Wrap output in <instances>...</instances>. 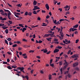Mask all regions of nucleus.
<instances>
[{
  "label": "nucleus",
  "mask_w": 80,
  "mask_h": 80,
  "mask_svg": "<svg viewBox=\"0 0 80 80\" xmlns=\"http://www.w3.org/2000/svg\"><path fill=\"white\" fill-rule=\"evenodd\" d=\"M45 22H47V23L48 24V23H49V22H48V20L47 19H45Z\"/></svg>",
  "instance_id": "39"
},
{
  "label": "nucleus",
  "mask_w": 80,
  "mask_h": 80,
  "mask_svg": "<svg viewBox=\"0 0 80 80\" xmlns=\"http://www.w3.org/2000/svg\"><path fill=\"white\" fill-rule=\"evenodd\" d=\"M18 50H22V48H18Z\"/></svg>",
  "instance_id": "64"
},
{
  "label": "nucleus",
  "mask_w": 80,
  "mask_h": 80,
  "mask_svg": "<svg viewBox=\"0 0 80 80\" xmlns=\"http://www.w3.org/2000/svg\"><path fill=\"white\" fill-rule=\"evenodd\" d=\"M21 75L22 76V78L25 79L26 78L27 80H28V75H26L24 77L23 75H21Z\"/></svg>",
  "instance_id": "2"
},
{
  "label": "nucleus",
  "mask_w": 80,
  "mask_h": 80,
  "mask_svg": "<svg viewBox=\"0 0 80 80\" xmlns=\"http://www.w3.org/2000/svg\"><path fill=\"white\" fill-rule=\"evenodd\" d=\"M78 62H76L73 64V67H75L76 66H78Z\"/></svg>",
  "instance_id": "3"
},
{
  "label": "nucleus",
  "mask_w": 80,
  "mask_h": 80,
  "mask_svg": "<svg viewBox=\"0 0 80 80\" xmlns=\"http://www.w3.org/2000/svg\"><path fill=\"white\" fill-rule=\"evenodd\" d=\"M68 8V6L66 5V6L64 7V8Z\"/></svg>",
  "instance_id": "44"
},
{
  "label": "nucleus",
  "mask_w": 80,
  "mask_h": 80,
  "mask_svg": "<svg viewBox=\"0 0 80 80\" xmlns=\"http://www.w3.org/2000/svg\"><path fill=\"white\" fill-rule=\"evenodd\" d=\"M77 29L76 28H73L72 29V32H74V31H77Z\"/></svg>",
  "instance_id": "15"
},
{
  "label": "nucleus",
  "mask_w": 80,
  "mask_h": 80,
  "mask_svg": "<svg viewBox=\"0 0 80 80\" xmlns=\"http://www.w3.org/2000/svg\"><path fill=\"white\" fill-rule=\"evenodd\" d=\"M61 72V74H63V71H62V68H61L60 69Z\"/></svg>",
  "instance_id": "23"
},
{
  "label": "nucleus",
  "mask_w": 80,
  "mask_h": 80,
  "mask_svg": "<svg viewBox=\"0 0 80 80\" xmlns=\"http://www.w3.org/2000/svg\"><path fill=\"white\" fill-rule=\"evenodd\" d=\"M49 35H54V32H51V33H49Z\"/></svg>",
  "instance_id": "29"
},
{
  "label": "nucleus",
  "mask_w": 80,
  "mask_h": 80,
  "mask_svg": "<svg viewBox=\"0 0 80 80\" xmlns=\"http://www.w3.org/2000/svg\"><path fill=\"white\" fill-rule=\"evenodd\" d=\"M5 32H6V33L7 34L8 33V29H6L5 31Z\"/></svg>",
  "instance_id": "24"
},
{
  "label": "nucleus",
  "mask_w": 80,
  "mask_h": 80,
  "mask_svg": "<svg viewBox=\"0 0 80 80\" xmlns=\"http://www.w3.org/2000/svg\"><path fill=\"white\" fill-rule=\"evenodd\" d=\"M45 7L46 8H47V10H49V6L48 5V4H46L45 5Z\"/></svg>",
  "instance_id": "7"
},
{
  "label": "nucleus",
  "mask_w": 80,
  "mask_h": 80,
  "mask_svg": "<svg viewBox=\"0 0 80 80\" xmlns=\"http://www.w3.org/2000/svg\"><path fill=\"white\" fill-rule=\"evenodd\" d=\"M62 65V61L60 62H59V65Z\"/></svg>",
  "instance_id": "57"
},
{
  "label": "nucleus",
  "mask_w": 80,
  "mask_h": 80,
  "mask_svg": "<svg viewBox=\"0 0 80 80\" xmlns=\"http://www.w3.org/2000/svg\"><path fill=\"white\" fill-rule=\"evenodd\" d=\"M42 13H46V11H45V10H42Z\"/></svg>",
  "instance_id": "41"
},
{
  "label": "nucleus",
  "mask_w": 80,
  "mask_h": 80,
  "mask_svg": "<svg viewBox=\"0 0 80 80\" xmlns=\"http://www.w3.org/2000/svg\"><path fill=\"white\" fill-rule=\"evenodd\" d=\"M23 47L24 48H27V45H24Z\"/></svg>",
  "instance_id": "49"
},
{
  "label": "nucleus",
  "mask_w": 80,
  "mask_h": 80,
  "mask_svg": "<svg viewBox=\"0 0 80 80\" xmlns=\"http://www.w3.org/2000/svg\"><path fill=\"white\" fill-rule=\"evenodd\" d=\"M75 70L76 71H79V68L78 67H77L75 68Z\"/></svg>",
  "instance_id": "26"
},
{
  "label": "nucleus",
  "mask_w": 80,
  "mask_h": 80,
  "mask_svg": "<svg viewBox=\"0 0 80 80\" xmlns=\"http://www.w3.org/2000/svg\"><path fill=\"white\" fill-rule=\"evenodd\" d=\"M64 57H68V55L67 54H64Z\"/></svg>",
  "instance_id": "63"
},
{
  "label": "nucleus",
  "mask_w": 80,
  "mask_h": 80,
  "mask_svg": "<svg viewBox=\"0 0 80 80\" xmlns=\"http://www.w3.org/2000/svg\"><path fill=\"white\" fill-rule=\"evenodd\" d=\"M2 28L3 29H7V28H8V27H2Z\"/></svg>",
  "instance_id": "46"
},
{
  "label": "nucleus",
  "mask_w": 80,
  "mask_h": 80,
  "mask_svg": "<svg viewBox=\"0 0 80 80\" xmlns=\"http://www.w3.org/2000/svg\"><path fill=\"white\" fill-rule=\"evenodd\" d=\"M4 10L5 12H9V11L8 10H6L5 9H4Z\"/></svg>",
  "instance_id": "31"
},
{
  "label": "nucleus",
  "mask_w": 80,
  "mask_h": 80,
  "mask_svg": "<svg viewBox=\"0 0 80 80\" xmlns=\"http://www.w3.org/2000/svg\"><path fill=\"white\" fill-rule=\"evenodd\" d=\"M14 15L15 16V17H17V18H19V16L16 14V12H14Z\"/></svg>",
  "instance_id": "14"
},
{
  "label": "nucleus",
  "mask_w": 80,
  "mask_h": 80,
  "mask_svg": "<svg viewBox=\"0 0 80 80\" xmlns=\"http://www.w3.org/2000/svg\"><path fill=\"white\" fill-rule=\"evenodd\" d=\"M58 52H59V49H58L56 48L54 50L53 52L54 53H57Z\"/></svg>",
  "instance_id": "6"
},
{
  "label": "nucleus",
  "mask_w": 80,
  "mask_h": 80,
  "mask_svg": "<svg viewBox=\"0 0 80 80\" xmlns=\"http://www.w3.org/2000/svg\"><path fill=\"white\" fill-rule=\"evenodd\" d=\"M0 12H2V13H1V14H2V13H4V12L2 9H1L0 10Z\"/></svg>",
  "instance_id": "34"
},
{
  "label": "nucleus",
  "mask_w": 80,
  "mask_h": 80,
  "mask_svg": "<svg viewBox=\"0 0 80 80\" xmlns=\"http://www.w3.org/2000/svg\"><path fill=\"white\" fill-rule=\"evenodd\" d=\"M8 18L9 20H11V19L10 16H8Z\"/></svg>",
  "instance_id": "61"
},
{
  "label": "nucleus",
  "mask_w": 80,
  "mask_h": 80,
  "mask_svg": "<svg viewBox=\"0 0 80 80\" xmlns=\"http://www.w3.org/2000/svg\"><path fill=\"white\" fill-rule=\"evenodd\" d=\"M61 31H60V32H62V31L63 30V27L62 26H61Z\"/></svg>",
  "instance_id": "54"
},
{
  "label": "nucleus",
  "mask_w": 80,
  "mask_h": 80,
  "mask_svg": "<svg viewBox=\"0 0 80 80\" xmlns=\"http://www.w3.org/2000/svg\"><path fill=\"white\" fill-rule=\"evenodd\" d=\"M2 15H6V17H7L8 15L7 13H4V12L3 13H2Z\"/></svg>",
  "instance_id": "32"
},
{
  "label": "nucleus",
  "mask_w": 80,
  "mask_h": 80,
  "mask_svg": "<svg viewBox=\"0 0 80 80\" xmlns=\"http://www.w3.org/2000/svg\"><path fill=\"white\" fill-rule=\"evenodd\" d=\"M70 52H71V50H69L67 52L68 54H70Z\"/></svg>",
  "instance_id": "53"
},
{
  "label": "nucleus",
  "mask_w": 80,
  "mask_h": 80,
  "mask_svg": "<svg viewBox=\"0 0 80 80\" xmlns=\"http://www.w3.org/2000/svg\"><path fill=\"white\" fill-rule=\"evenodd\" d=\"M32 15V12H28V15L31 16Z\"/></svg>",
  "instance_id": "12"
},
{
  "label": "nucleus",
  "mask_w": 80,
  "mask_h": 80,
  "mask_svg": "<svg viewBox=\"0 0 80 80\" xmlns=\"http://www.w3.org/2000/svg\"><path fill=\"white\" fill-rule=\"evenodd\" d=\"M67 66H68V64L66 65L63 67V70H64V69H65V68H67Z\"/></svg>",
  "instance_id": "19"
},
{
  "label": "nucleus",
  "mask_w": 80,
  "mask_h": 80,
  "mask_svg": "<svg viewBox=\"0 0 80 80\" xmlns=\"http://www.w3.org/2000/svg\"><path fill=\"white\" fill-rule=\"evenodd\" d=\"M68 76L69 78H70L72 77V75L70 74H68V75H67Z\"/></svg>",
  "instance_id": "38"
},
{
  "label": "nucleus",
  "mask_w": 80,
  "mask_h": 80,
  "mask_svg": "<svg viewBox=\"0 0 80 80\" xmlns=\"http://www.w3.org/2000/svg\"><path fill=\"white\" fill-rule=\"evenodd\" d=\"M37 2L36 1H34L33 3V5L35 6L37 5Z\"/></svg>",
  "instance_id": "9"
},
{
  "label": "nucleus",
  "mask_w": 80,
  "mask_h": 80,
  "mask_svg": "<svg viewBox=\"0 0 80 80\" xmlns=\"http://www.w3.org/2000/svg\"><path fill=\"white\" fill-rule=\"evenodd\" d=\"M78 25L76 24L73 26V28H78Z\"/></svg>",
  "instance_id": "13"
},
{
  "label": "nucleus",
  "mask_w": 80,
  "mask_h": 80,
  "mask_svg": "<svg viewBox=\"0 0 80 80\" xmlns=\"http://www.w3.org/2000/svg\"><path fill=\"white\" fill-rule=\"evenodd\" d=\"M48 78H49V80H51V79H52V76L51 75V74H49L48 75Z\"/></svg>",
  "instance_id": "10"
},
{
  "label": "nucleus",
  "mask_w": 80,
  "mask_h": 80,
  "mask_svg": "<svg viewBox=\"0 0 80 80\" xmlns=\"http://www.w3.org/2000/svg\"><path fill=\"white\" fill-rule=\"evenodd\" d=\"M8 16H9L10 15H11V12L9 11V12H8Z\"/></svg>",
  "instance_id": "20"
},
{
  "label": "nucleus",
  "mask_w": 80,
  "mask_h": 80,
  "mask_svg": "<svg viewBox=\"0 0 80 80\" xmlns=\"http://www.w3.org/2000/svg\"><path fill=\"white\" fill-rule=\"evenodd\" d=\"M41 52L43 51V53H47L48 51H47V48L45 49H42L41 50Z\"/></svg>",
  "instance_id": "4"
},
{
  "label": "nucleus",
  "mask_w": 80,
  "mask_h": 80,
  "mask_svg": "<svg viewBox=\"0 0 80 80\" xmlns=\"http://www.w3.org/2000/svg\"><path fill=\"white\" fill-rule=\"evenodd\" d=\"M50 35V34H49V33L48 34H46L44 35L43 37L44 38H45L47 37H48V36H49V35Z\"/></svg>",
  "instance_id": "11"
},
{
  "label": "nucleus",
  "mask_w": 80,
  "mask_h": 80,
  "mask_svg": "<svg viewBox=\"0 0 80 80\" xmlns=\"http://www.w3.org/2000/svg\"><path fill=\"white\" fill-rule=\"evenodd\" d=\"M11 67H12V68H17V66H11Z\"/></svg>",
  "instance_id": "36"
},
{
  "label": "nucleus",
  "mask_w": 80,
  "mask_h": 80,
  "mask_svg": "<svg viewBox=\"0 0 80 80\" xmlns=\"http://www.w3.org/2000/svg\"><path fill=\"white\" fill-rule=\"evenodd\" d=\"M8 22L10 24H12V22L10 21H9Z\"/></svg>",
  "instance_id": "62"
},
{
  "label": "nucleus",
  "mask_w": 80,
  "mask_h": 80,
  "mask_svg": "<svg viewBox=\"0 0 80 80\" xmlns=\"http://www.w3.org/2000/svg\"><path fill=\"white\" fill-rule=\"evenodd\" d=\"M53 23H55V24H56L57 23V20H55V21L54 20H53Z\"/></svg>",
  "instance_id": "30"
},
{
  "label": "nucleus",
  "mask_w": 80,
  "mask_h": 80,
  "mask_svg": "<svg viewBox=\"0 0 80 80\" xmlns=\"http://www.w3.org/2000/svg\"><path fill=\"white\" fill-rule=\"evenodd\" d=\"M17 44H15L14 45H13L12 46V47L15 48V47H17Z\"/></svg>",
  "instance_id": "33"
},
{
  "label": "nucleus",
  "mask_w": 80,
  "mask_h": 80,
  "mask_svg": "<svg viewBox=\"0 0 80 80\" xmlns=\"http://www.w3.org/2000/svg\"><path fill=\"white\" fill-rule=\"evenodd\" d=\"M4 25H5V24H3V23L0 24V27H3V26H4Z\"/></svg>",
  "instance_id": "27"
},
{
  "label": "nucleus",
  "mask_w": 80,
  "mask_h": 80,
  "mask_svg": "<svg viewBox=\"0 0 80 80\" xmlns=\"http://www.w3.org/2000/svg\"><path fill=\"white\" fill-rule=\"evenodd\" d=\"M52 61H53V59H51L50 60V64H51V63H52Z\"/></svg>",
  "instance_id": "50"
},
{
  "label": "nucleus",
  "mask_w": 80,
  "mask_h": 80,
  "mask_svg": "<svg viewBox=\"0 0 80 80\" xmlns=\"http://www.w3.org/2000/svg\"><path fill=\"white\" fill-rule=\"evenodd\" d=\"M7 53L9 54V55H12V52H8Z\"/></svg>",
  "instance_id": "56"
},
{
  "label": "nucleus",
  "mask_w": 80,
  "mask_h": 80,
  "mask_svg": "<svg viewBox=\"0 0 80 80\" xmlns=\"http://www.w3.org/2000/svg\"><path fill=\"white\" fill-rule=\"evenodd\" d=\"M28 12L27 11H26L24 13V15H26V16H27V15H28Z\"/></svg>",
  "instance_id": "21"
},
{
  "label": "nucleus",
  "mask_w": 80,
  "mask_h": 80,
  "mask_svg": "<svg viewBox=\"0 0 80 80\" xmlns=\"http://www.w3.org/2000/svg\"><path fill=\"white\" fill-rule=\"evenodd\" d=\"M27 30V28H22V32H25V30Z\"/></svg>",
  "instance_id": "17"
},
{
  "label": "nucleus",
  "mask_w": 80,
  "mask_h": 80,
  "mask_svg": "<svg viewBox=\"0 0 80 80\" xmlns=\"http://www.w3.org/2000/svg\"><path fill=\"white\" fill-rule=\"evenodd\" d=\"M59 32L60 33L61 37H64V35L63 34V32Z\"/></svg>",
  "instance_id": "8"
},
{
  "label": "nucleus",
  "mask_w": 80,
  "mask_h": 80,
  "mask_svg": "<svg viewBox=\"0 0 80 80\" xmlns=\"http://www.w3.org/2000/svg\"><path fill=\"white\" fill-rule=\"evenodd\" d=\"M57 48H59V49H61V48H62V47L59 46H58L56 47Z\"/></svg>",
  "instance_id": "18"
},
{
  "label": "nucleus",
  "mask_w": 80,
  "mask_h": 80,
  "mask_svg": "<svg viewBox=\"0 0 80 80\" xmlns=\"http://www.w3.org/2000/svg\"><path fill=\"white\" fill-rule=\"evenodd\" d=\"M4 42H5V43H6V44H7L8 43V41L6 39H5V40Z\"/></svg>",
  "instance_id": "59"
},
{
  "label": "nucleus",
  "mask_w": 80,
  "mask_h": 80,
  "mask_svg": "<svg viewBox=\"0 0 80 80\" xmlns=\"http://www.w3.org/2000/svg\"><path fill=\"white\" fill-rule=\"evenodd\" d=\"M34 8L32 10L34 11V10H39L40 9V8H39L37 6H34Z\"/></svg>",
  "instance_id": "1"
},
{
  "label": "nucleus",
  "mask_w": 80,
  "mask_h": 80,
  "mask_svg": "<svg viewBox=\"0 0 80 80\" xmlns=\"http://www.w3.org/2000/svg\"><path fill=\"white\" fill-rule=\"evenodd\" d=\"M59 38H60V40H62V39H63V37H62L60 36H59Z\"/></svg>",
  "instance_id": "47"
},
{
  "label": "nucleus",
  "mask_w": 80,
  "mask_h": 80,
  "mask_svg": "<svg viewBox=\"0 0 80 80\" xmlns=\"http://www.w3.org/2000/svg\"><path fill=\"white\" fill-rule=\"evenodd\" d=\"M40 72L41 73H42V74H43V73H44L43 71L42 70H41Z\"/></svg>",
  "instance_id": "58"
},
{
  "label": "nucleus",
  "mask_w": 80,
  "mask_h": 80,
  "mask_svg": "<svg viewBox=\"0 0 80 80\" xmlns=\"http://www.w3.org/2000/svg\"><path fill=\"white\" fill-rule=\"evenodd\" d=\"M79 41V40H78V39L76 40L75 42L76 43H77Z\"/></svg>",
  "instance_id": "51"
},
{
  "label": "nucleus",
  "mask_w": 80,
  "mask_h": 80,
  "mask_svg": "<svg viewBox=\"0 0 80 80\" xmlns=\"http://www.w3.org/2000/svg\"><path fill=\"white\" fill-rule=\"evenodd\" d=\"M69 72V71H68H68H66V72L64 73V74H67V73H68Z\"/></svg>",
  "instance_id": "48"
},
{
  "label": "nucleus",
  "mask_w": 80,
  "mask_h": 80,
  "mask_svg": "<svg viewBox=\"0 0 80 80\" xmlns=\"http://www.w3.org/2000/svg\"><path fill=\"white\" fill-rule=\"evenodd\" d=\"M34 52V51L31 50L29 51V53H33Z\"/></svg>",
  "instance_id": "35"
},
{
  "label": "nucleus",
  "mask_w": 80,
  "mask_h": 80,
  "mask_svg": "<svg viewBox=\"0 0 80 80\" xmlns=\"http://www.w3.org/2000/svg\"><path fill=\"white\" fill-rule=\"evenodd\" d=\"M17 6H18L19 7H22V4L20 5V4H17Z\"/></svg>",
  "instance_id": "28"
},
{
  "label": "nucleus",
  "mask_w": 80,
  "mask_h": 80,
  "mask_svg": "<svg viewBox=\"0 0 80 80\" xmlns=\"http://www.w3.org/2000/svg\"><path fill=\"white\" fill-rule=\"evenodd\" d=\"M54 40L55 42H58V39L55 38L54 39Z\"/></svg>",
  "instance_id": "40"
},
{
  "label": "nucleus",
  "mask_w": 80,
  "mask_h": 80,
  "mask_svg": "<svg viewBox=\"0 0 80 80\" xmlns=\"http://www.w3.org/2000/svg\"><path fill=\"white\" fill-rule=\"evenodd\" d=\"M7 40H8V41H11V39L10 38H8L7 39Z\"/></svg>",
  "instance_id": "60"
},
{
  "label": "nucleus",
  "mask_w": 80,
  "mask_h": 80,
  "mask_svg": "<svg viewBox=\"0 0 80 80\" xmlns=\"http://www.w3.org/2000/svg\"><path fill=\"white\" fill-rule=\"evenodd\" d=\"M78 55L77 54H74L72 56V58H78Z\"/></svg>",
  "instance_id": "5"
},
{
  "label": "nucleus",
  "mask_w": 80,
  "mask_h": 80,
  "mask_svg": "<svg viewBox=\"0 0 80 80\" xmlns=\"http://www.w3.org/2000/svg\"><path fill=\"white\" fill-rule=\"evenodd\" d=\"M22 41H23V42H27V40L25 39H22Z\"/></svg>",
  "instance_id": "55"
},
{
  "label": "nucleus",
  "mask_w": 80,
  "mask_h": 80,
  "mask_svg": "<svg viewBox=\"0 0 80 80\" xmlns=\"http://www.w3.org/2000/svg\"><path fill=\"white\" fill-rule=\"evenodd\" d=\"M32 13L33 14H37V12H36V11H33L32 12Z\"/></svg>",
  "instance_id": "25"
},
{
  "label": "nucleus",
  "mask_w": 80,
  "mask_h": 80,
  "mask_svg": "<svg viewBox=\"0 0 80 80\" xmlns=\"http://www.w3.org/2000/svg\"><path fill=\"white\" fill-rule=\"evenodd\" d=\"M60 23V22L59 21H58L57 22H56V25H58V24H60V23Z\"/></svg>",
  "instance_id": "52"
},
{
  "label": "nucleus",
  "mask_w": 80,
  "mask_h": 80,
  "mask_svg": "<svg viewBox=\"0 0 80 80\" xmlns=\"http://www.w3.org/2000/svg\"><path fill=\"white\" fill-rule=\"evenodd\" d=\"M56 58L57 59H58V60H60V57H56Z\"/></svg>",
  "instance_id": "45"
},
{
  "label": "nucleus",
  "mask_w": 80,
  "mask_h": 80,
  "mask_svg": "<svg viewBox=\"0 0 80 80\" xmlns=\"http://www.w3.org/2000/svg\"><path fill=\"white\" fill-rule=\"evenodd\" d=\"M2 64H7V62H5V61H3L2 62Z\"/></svg>",
  "instance_id": "42"
},
{
  "label": "nucleus",
  "mask_w": 80,
  "mask_h": 80,
  "mask_svg": "<svg viewBox=\"0 0 80 80\" xmlns=\"http://www.w3.org/2000/svg\"><path fill=\"white\" fill-rule=\"evenodd\" d=\"M9 69V70H11V69H12V68L10 66H8L7 67Z\"/></svg>",
  "instance_id": "16"
},
{
  "label": "nucleus",
  "mask_w": 80,
  "mask_h": 80,
  "mask_svg": "<svg viewBox=\"0 0 80 80\" xmlns=\"http://www.w3.org/2000/svg\"><path fill=\"white\" fill-rule=\"evenodd\" d=\"M64 62H65V63H64V65H66L67 63H68L67 62V61H66V60H64Z\"/></svg>",
  "instance_id": "37"
},
{
  "label": "nucleus",
  "mask_w": 80,
  "mask_h": 80,
  "mask_svg": "<svg viewBox=\"0 0 80 80\" xmlns=\"http://www.w3.org/2000/svg\"><path fill=\"white\" fill-rule=\"evenodd\" d=\"M50 66L52 67H54V64H50Z\"/></svg>",
  "instance_id": "43"
},
{
  "label": "nucleus",
  "mask_w": 80,
  "mask_h": 80,
  "mask_svg": "<svg viewBox=\"0 0 80 80\" xmlns=\"http://www.w3.org/2000/svg\"><path fill=\"white\" fill-rule=\"evenodd\" d=\"M20 70V72H22L23 70H24V68H23V67L21 68V69Z\"/></svg>",
  "instance_id": "22"
}]
</instances>
